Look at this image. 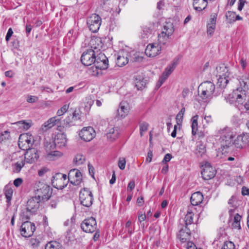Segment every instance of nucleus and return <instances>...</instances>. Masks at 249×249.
Listing matches in <instances>:
<instances>
[{"label":"nucleus","instance_id":"c03bdc74","mask_svg":"<svg viewBox=\"0 0 249 249\" xmlns=\"http://www.w3.org/2000/svg\"><path fill=\"white\" fill-rule=\"evenodd\" d=\"M126 56L119 55L117 57V64L119 67H123L128 63Z\"/></svg>","mask_w":249,"mask_h":249},{"label":"nucleus","instance_id":"37998d69","mask_svg":"<svg viewBox=\"0 0 249 249\" xmlns=\"http://www.w3.org/2000/svg\"><path fill=\"white\" fill-rule=\"evenodd\" d=\"M13 194V189L9 187H6L4 189V194L6 198V202L9 203L12 199Z\"/></svg>","mask_w":249,"mask_h":249},{"label":"nucleus","instance_id":"412c9836","mask_svg":"<svg viewBox=\"0 0 249 249\" xmlns=\"http://www.w3.org/2000/svg\"><path fill=\"white\" fill-rule=\"evenodd\" d=\"M129 110V105L126 102H121L119 105V107L117 109V115L124 118L128 114Z\"/></svg>","mask_w":249,"mask_h":249},{"label":"nucleus","instance_id":"de8ad7c7","mask_svg":"<svg viewBox=\"0 0 249 249\" xmlns=\"http://www.w3.org/2000/svg\"><path fill=\"white\" fill-rule=\"evenodd\" d=\"M74 161L77 165H81L85 161V157L81 155H77L74 159Z\"/></svg>","mask_w":249,"mask_h":249},{"label":"nucleus","instance_id":"6e6552de","mask_svg":"<svg viewBox=\"0 0 249 249\" xmlns=\"http://www.w3.org/2000/svg\"><path fill=\"white\" fill-rule=\"evenodd\" d=\"M79 199L82 205L87 207H90L93 200L91 192L87 188H84L80 192Z\"/></svg>","mask_w":249,"mask_h":249},{"label":"nucleus","instance_id":"69168bd1","mask_svg":"<svg viewBox=\"0 0 249 249\" xmlns=\"http://www.w3.org/2000/svg\"><path fill=\"white\" fill-rule=\"evenodd\" d=\"M246 2V1L245 0H239L238 5V10L241 11L242 10Z\"/></svg>","mask_w":249,"mask_h":249},{"label":"nucleus","instance_id":"4c0bfd02","mask_svg":"<svg viewBox=\"0 0 249 249\" xmlns=\"http://www.w3.org/2000/svg\"><path fill=\"white\" fill-rule=\"evenodd\" d=\"M33 214L35 213H31V212H30V211H28V210H27L26 208L25 209L22 210L20 213V220L23 222L25 221H28L27 220L29 219L30 218L31 216Z\"/></svg>","mask_w":249,"mask_h":249},{"label":"nucleus","instance_id":"7c9ffc66","mask_svg":"<svg viewBox=\"0 0 249 249\" xmlns=\"http://www.w3.org/2000/svg\"><path fill=\"white\" fill-rule=\"evenodd\" d=\"M193 207L192 206L189 207L187 213L185 215L184 221L186 227L193 223L194 214L193 213Z\"/></svg>","mask_w":249,"mask_h":249},{"label":"nucleus","instance_id":"bf43d9fd","mask_svg":"<svg viewBox=\"0 0 249 249\" xmlns=\"http://www.w3.org/2000/svg\"><path fill=\"white\" fill-rule=\"evenodd\" d=\"M152 157H153L152 151L151 150H149L148 152L147 156L145 159V162L147 163H150L152 160Z\"/></svg>","mask_w":249,"mask_h":249},{"label":"nucleus","instance_id":"9b49d317","mask_svg":"<svg viewBox=\"0 0 249 249\" xmlns=\"http://www.w3.org/2000/svg\"><path fill=\"white\" fill-rule=\"evenodd\" d=\"M178 59L177 58H175L173 60L171 64L167 67L161 76L160 77L159 81L157 84V87L159 88H160L163 83L166 80V79L168 78V77L171 74V73L173 71L175 70V68L177 67L178 64Z\"/></svg>","mask_w":249,"mask_h":249},{"label":"nucleus","instance_id":"a18cd8bd","mask_svg":"<svg viewBox=\"0 0 249 249\" xmlns=\"http://www.w3.org/2000/svg\"><path fill=\"white\" fill-rule=\"evenodd\" d=\"M140 133L141 137L143 135V133L146 132L149 126L148 123L145 122H142L140 124Z\"/></svg>","mask_w":249,"mask_h":249},{"label":"nucleus","instance_id":"13d9d810","mask_svg":"<svg viewBox=\"0 0 249 249\" xmlns=\"http://www.w3.org/2000/svg\"><path fill=\"white\" fill-rule=\"evenodd\" d=\"M23 182V179L21 178H17L14 180V185L18 187L20 186Z\"/></svg>","mask_w":249,"mask_h":249},{"label":"nucleus","instance_id":"393cba45","mask_svg":"<svg viewBox=\"0 0 249 249\" xmlns=\"http://www.w3.org/2000/svg\"><path fill=\"white\" fill-rule=\"evenodd\" d=\"M190 236V231L186 226L184 229H180L178 234V237L182 243L187 242L189 240Z\"/></svg>","mask_w":249,"mask_h":249},{"label":"nucleus","instance_id":"a211bd4d","mask_svg":"<svg viewBox=\"0 0 249 249\" xmlns=\"http://www.w3.org/2000/svg\"><path fill=\"white\" fill-rule=\"evenodd\" d=\"M26 152L23 156V158L27 163H33L37 161L39 154L35 148H30L26 150Z\"/></svg>","mask_w":249,"mask_h":249},{"label":"nucleus","instance_id":"9d476101","mask_svg":"<svg viewBox=\"0 0 249 249\" xmlns=\"http://www.w3.org/2000/svg\"><path fill=\"white\" fill-rule=\"evenodd\" d=\"M67 175L58 173L53 176L52 180L53 186L58 189H63L67 184Z\"/></svg>","mask_w":249,"mask_h":249},{"label":"nucleus","instance_id":"c85d7f7f","mask_svg":"<svg viewBox=\"0 0 249 249\" xmlns=\"http://www.w3.org/2000/svg\"><path fill=\"white\" fill-rule=\"evenodd\" d=\"M193 5L196 11L200 12L207 7L208 1L207 0H193Z\"/></svg>","mask_w":249,"mask_h":249},{"label":"nucleus","instance_id":"e2e57ef3","mask_svg":"<svg viewBox=\"0 0 249 249\" xmlns=\"http://www.w3.org/2000/svg\"><path fill=\"white\" fill-rule=\"evenodd\" d=\"M49 171V169L46 167H43L38 171V175L40 177L43 176L45 173Z\"/></svg>","mask_w":249,"mask_h":249},{"label":"nucleus","instance_id":"f704fd0d","mask_svg":"<svg viewBox=\"0 0 249 249\" xmlns=\"http://www.w3.org/2000/svg\"><path fill=\"white\" fill-rule=\"evenodd\" d=\"M14 124L18 125L20 128L24 130H27L33 124L32 121L30 120H22L16 122Z\"/></svg>","mask_w":249,"mask_h":249},{"label":"nucleus","instance_id":"2f4dec72","mask_svg":"<svg viewBox=\"0 0 249 249\" xmlns=\"http://www.w3.org/2000/svg\"><path fill=\"white\" fill-rule=\"evenodd\" d=\"M217 136L219 137V139L224 138L228 137L229 135H235L232 130L229 127H225L223 129L218 130L217 132Z\"/></svg>","mask_w":249,"mask_h":249},{"label":"nucleus","instance_id":"ddd939ff","mask_svg":"<svg viewBox=\"0 0 249 249\" xmlns=\"http://www.w3.org/2000/svg\"><path fill=\"white\" fill-rule=\"evenodd\" d=\"M82 230L88 233H92L97 229L96 221L93 217L85 219L81 224Z\"/></svg>","mask_w":249,"mask_h":249},{"label":"nucleus","instance_id":"338daca9","mask_svg":"<svg viewBox=\"0 0 249 249\" xmlns=\"http://www.w3.org/2000/svg\"><path fill=\"white\" fill-rule=\"evenodd\" d=\"M135 187V182L133 180L130 181L127 186V189L128 191H132Z\"/></svg>","mask_w":249,"mask_h":249},{"label":"nucleus","instance_id":"c756f323","mask_svg":"<svg viewBox=\"0 0 249 249\" xmlns=\"http://www.w3.org/2000/svg\"><path fill=\"white\" fill-rule=\"evenodd\" d=\"M59 119L57 117H54L49 119L41 126V129L43 131H47L48 129L52 128L58 122Z\"/></svg>","mask_w":249,"mask_h":249},{"label":"nucleus","instance_id":"dca6fc26","mask_svg":"<svg viewBox=\"0 0 249 249\" xmlns=\"http://www.w3.org/2000/svg\"><path fill=\"white\" fill-rule=\"evenodd\" d=\"M80 137L86 142H89L95 136V131L91 126L84 127L80 132Z\"/></svg>","mask_w":249,"mask_h":249},{"label":"nucleus","instance_id":"7ed1b4c3","mask_svg":"<svg viewBox=\"0 0 249 249\" xmlns=\"http://www.w3.org/2000/svg\"><path fill=\"white\" fill-rule=\"evenodd\" d=\"M215 89L213 83L210 81L203 82L198 87V95L204 102L209 103L214 96Z\"/></svg>","mask_w":249,"mask_h":249},{"label":"nucleus","instance_id":"5fc2aeb1","mask_svg":"<svg viewBox=\"0 0 249 249\" xmlns=\"http://www.w3.org/2000/svg\"><path fill=\"white\" fill-rule=\"evenodd\" d=\"M126 161L124 158L120 159L118 161V166L120 169L124 170L125 167Z\"/></svg>","mask_w":249,"mask_h":249},{"label":"nucleus","instance_id":"79ce46f5","mask_svg":"<svg viewBox=\"0 0 249 249\" xmlns=\"http://www.w3.org/2000/svg\"><path fill=\"white\" fill-rule=\"evenodd\" d=\"M61 156L62 153L58 151H53L47 154V158L50 160H55Z\"/></svg>","mask_w":249,"mask_h":249},{"label":"nucleus","instance_id":"4468645a","mask_svg":"<svg viewBox=\"0 0 249 249\" xmlns=\"http://www.w3.org/2000/svg\"><path fill=\"white\" fill-rule=\"evenodd\" d=\"M36 230V226L33 223L28 221H24L20 226L21 235L24 237L31 236Z\"/></svg>","mask_w":249,"mask_h":249},{"label":"nucleus","instance_id":"aec40b11","mask_svg":"<svg viewBox=\"0 0 249 249\" xmlns=\"http://www.w3.org/2000/svg\"><path fill=\"white\" fill-rule=\"evenodd\" d=\"M235 135H228V137L222 139H219L221 148H222V153L226 152V149L233 145V138Z\"/></svg>","mask_w":249,"mask_h":249},{"label":"nucleus","instance_id":"c9c22d12","mask_svg":"<svg viewBox=\"0 0 249 249\" xmlns=\"http://www.w3.org/2000/svg\"><path fill=\"white\" fill-rule=\"evenodd\" d=\"M90 44L91 48H94L95 50H100L103 49V44L100 38L97 37L92 39L90 41Z\"/></svg>","mask_w":249,"mask_h":249},{"label":"nucleus","instance_id":"f8f14e48","mask_svg":"<svg viewBox=\"0 0 249 249\" xmlns=\"http://www.w3.org/2000/svg\"><path fill=\"white\" fill-rule=\"evenodd\" d=\"M96 60V53L94 50L89 49L85 51L81 57L82 63L85 66H90Z\"/></svg>","mask_w":249,"mask_h":249},{"label":"nucleus","instance_id":"20e7f679","mask_svg":"<svg viewBox=\"0 0 249 249\" xmlns=\"http://www.w3.org/2000/svg\"><path fill=\"white\" fill-rule=\"evenodd\" d=\"M35 196L44 202L48 200L52 194V189L44 182H38L36 183L35 189Z\"/></svg>","mask_w":249,"mask_h":249},{"label":"nucleus","instance_id":"ea45409f","mask_svg":"<svg viewBox=\"0 0 249 249\" xmlns=\"http://www.w3.org/2000/svg\"><path fill=\"white\" fill-rule=\"evenodd\" d=\"M198 118V115H195L193 116L192 118V134L194 136H195L196 134V131L197 130Z\"/></svg>","mask_w":249,"mask_h":249},{"label":"nucleus","instance_id":"09e8293b","mask_svg":"<svg viewBox=\"0 0 249 249\" xmlns=\"http://www.w3.org/2000/svg\"><path fill=\"white\" fill-rule=\"evenodd\" d=\"M59 198L58 197H53L52 199L51 200L50 202V206L52 208H56L57 205V204L58 203L59 200Z\"/></svg>","mask_w":249,"mask_h":249},{"label":"nucleus","instance_id":"680f3d73","mask_svg":"<svg viewBox=\"0 0 249 249\" xmlns=\"http://www.w3.org/2000/svg\"><path fill=\"white\" fill-rule=\"evenodd\" d=\"M235 16H236V13H235V12L229 11V12L226 14V17H227V18H228V17H229V18H230V19L231 20H232V21H233V19H234V18H235Z\"/></svg>","mask_w":249,"mask_h":249},{"label":"nucleus","instance_id":"a878e982","mask_svg":"<svg viewBox=\"0 0 249 249\" xmlns=\"http://www.w3.org/2000/svg\"><path fill=\"white\" fill-rule=\"evenodd\" d=\"M27 163L23 158V156H19L17 161L12 164V169L15 173H19Z\"/></svg>","mask_w":249,"mask_h":249},{"label":"nucleus","instance_id":"e433bc0d","mask_svg":"<svg viewBox=\"0 0 249 249\" xmlns=\"http://www.w3.org/2000/svg\"><path fill=\"white\" fill-rule=\"evenodd\" d=\"M216 70L218 74V76H220V75L221 74L229 77L230 72H229V69L224 64H222L217 67Z\"/></svg>","mask_w":249,"mask_h":249},{"label":"nucleus","instance_id":"6e6d98bb","mask_svg":"<svg viewBox=\"0 0 249 249\" xmlns=\"http://www.w3.org/2000/svg\"><path fill=\"white\" fill-rule=\"evenodd\" d=\"M38 97L36 96L28 95L27 98V101L30 103H33L38 101Z\"/></svg>","mask_w":249,"mask_h":249},{"label":"nucleus","instance_id":"cd10ccee","mask_svg":"<svg viewBox=\"0 0 249 249\" xmlns=\"http://www.w3.org/2000/svg\"><path fill=\"white\" fill-rule=\"evenodd\" d=\"M203 200V196L199 192L193 193L191 197L190 201L193 206H197L200 204Z\"/></svg>","mask_w":249,"mask_h":249},{"label":"nucleus","instance_id":"473e14b6","mask_svg":"<svg viewBox=\"0 0 249 249\" xmlns=\"http://www.w3.org/2000/svg\"><path fill=\"white\" fill-rule=\"evenodd\" d=\"M229 77L220 74L217 79V86L221 89L225 88L227 84L229 82Z\"/></svg>","mask_w":249,"mask_h":249},{"label":"nucleus","instance_id":"864d4df0","mask_svg":"<svg viewBox=\"0 0 249 249\" xmlns=\"http://www.w3.org/2000/svg\"><path fill=\"white\" fill-rule=\"evenodd\" d=\"M0 135V141H3L5 140L8 139L10 137V132L5 130L3 132L1 133Z\"/></svg>","mask_w":249,"mask_h":249},{"label":"nucleus","instance_id":"39448f33","mask_svg":"<svg viewBox=\"0 0 249 249\" xmlns=\"http://www.w3.org/2000/svg\"><path fill=\"white\" fill-rule=\"evenodd\" d=\"M94 65L91 67V74L93 76H97L101 73V70H105L108 68V59L104 53H100L96 56V60L93 63Z\"/></svg>","mask_w":249,"mask_h":249},{"label":"nucleus","instance_id":"0eeeda50","mask_svg":"<svg viewBox=\"0 0 249 249\" xmlns=\"http://www.w3.org/2000/svg\"><path fill=\"white\" fill-rule=\"evenodd\" d=\"M102 19L101 17L93 14L89 16L87 20V23L90 31L92 33H96L99 29L101 25Z\"/></svg>","mask_w":249,"mask_h":249},{"label":"nucleus","instance_id":"0e129e2a","mask_svg":"<svg viewBox=\"0 0 249 249\" xmlns=\"http://www.w3.org/2000/svg\"><path fill=\"white\" fill-rule=\"evenodd\" d=\"M171 158H172L171 154H166L165 155L162 162L163 163H166V162L169 161L171 160Z\"/></svg>","mask_w":249,"mask_h":249},{"label":"nucleus","instance_id":"8fccbe9b","mask_svg":"<svg viewBox=\"0 0 249 249\" xmlns=\"http://www.w3.org/2000/svg\"><path fill=\"white\" fill-rule=\"evenodd\" d=\"M69 106L68 105H64L60 109L57 111V115L58 116L63 115L68 109Z\"/></svg>","mask_w":249,"mask_h":249},{"label":"nucleus","instance_id":"5701e85b","mask_svg":"<svg viewBox=\"0 0 249 249\" xmlns=\"http://www.w3.org/2000/svg\"><path fill=\"white\" fill-rule=\"evenodd\" d=\"M67 142L66 135L64 133L57 134L54 138L53 142L54 145L59 148L65 146Z\"/></svg>","mask_w":249,"mask_h":249},{"label":"nucleus","instance_id":"bb28decb","mask_svg":"<svg viewBox=\"0 0 249 249\" xmlns=\"http://www.w3.org/2000/svg\"><path fill=\"white\" fill-rule=\"evenodd\" d=\"M134 83L138 90H142L145 87L147 80L143 75H138L135 77Z\"/></svg>","mask_w":249,"mask_h":249},{"label":"nucleus","instance_id":"3c124183","mask_svg":"<svg viewBox=\"0 0 249 249\" xmlns=\"http://www.w3.org/2000/svg\"><path fill=\"white\" fill-rule=\"evenodd\" d=\"M222 249H235V245L232 242H226Z\"/></svg>","mask_w":249,"mask_h":249},{"label":"nucleus","instance_id":"72a5a7b5","mask_svg":"<svg viewBox=\"0 0 249 249\" xmlns=\"http://www.w3.org/2000/svg\"><path fill=\"white\" fill-rule=\"evenodd\" d=\"M45 249H64L62 245L56 241H51L48 242Z\"/></svg>","mask_w":249,"mask_h":249},{"label":"nucleus","instance_id":"f3484780","mask_svg":"<svg viewBox=\"0 0 249 249\" xmlns=\"http://www.w3.org/2000/svg\"><path fill=\"white\" fill-rule=\"evenodd\" d=\"M202 167L203 169L201 175L204 179L209 180L214 177L216 171L209 162H206L204 165L202 166Z\"/></svg>","mask_w":249,"mask_h":249},{"label":"nucleus","instance_id":"774afa93","mask_svg":"<svg viewBox=\"0 0 249 249\" xmlns=\"http://www.w3.org/2000/svg\"><path fill=\"white\" fill-rule=\"evenodd\" d=\"M242 194L243 196L249 195V189L243 186L242 189Z\"/></svg>","mask_w":249,"mask_h":249},{"label":"nucleus","instance_id":"a19ab883","mask_svg":"<svg viewBox=\"0 0 249 249\" xmlns=\"http://www.w3.org/2000/svg\"><path fill=\"white\" fill-rule=\"evenodd\" d=\"M243 119L242 113L238 110V112L233 116L232 121L235 124H239L242 123Z\"/></svg>","mask_w":249,"mask_h":249},{"label":"nucleus","instance_id":"f03ea898","mask_svg":"<svg viewBox=\"0 0 249 249\" xmlns=\"http://www.w3.org/2000/svg\"><path fill=\"white\" fill-rule=\"evenodd\" d=\"M241 87L234 90L229 95L227 101L230 104L242 105L246 100V90L248 89L249 86V78L247 75H243L239 80Z\"/></svg>","mask_w":249,"mask_h":249},{"label":"nucleus","instance_id":"4be33fe9","mask_svg":"<svg viewBox=\"0 0 249 249\" xmlns=\"http://www.w3.org/2000/svg\"><path fill=\"white\" fill-rule=\"evenodd\" d=\"M106 135L107 140L110 142H113L116 140L119 137V128L117 127H108Z\"/></svg>","mask_w":249,"mask_h":249},{"label":"nucleus","instance_id":"603ef678","mask_svg":"<svg viewBox=\"0 0 249 249\" xmlns=\"http://www.w3.org/2000/svg\"><path fill=\"white\" fill-rule=\"evenodd\" d=\"M40 242L38 240L35 238H32L30 241V245L33 248H36L39 246Z\"/></svg>","mask_w":249,"mask_h":249},{"label":"nucleus","instance_id":"49530a36","mask_svg":"<svg viewBox=\"0 0 249 249\" xmlns=\"http://www.w3.org/2000/svg\"><path fill=\"white\" fill-rule=\"evenodd\" d=\"M152 30L150 27H144L143 28L142 36V38H147L151 34Z\"/></svg>","mask_w":249,"mask_h":249},{"label":"nucleus","instance_id":"b1692460","mask_svg":"<svg viewBox=\"0 0 249 249\" xmlns=\"http://www.w3.org/2000/svg\"><path fill=\"white\" fill-rule=\"evenodd\" d=\"M217 15L212 14L209 22L207 25V34L211 36L213 35L215 28Z\"/></svg>","mask_w":249,"mask_h":249},{"label":"nucleus","instance_id":"58836bf2","mask_svg":"<svg viewBox=\"0 0 249 249\" xmlns=\"http://www.w3.org/2000/svg\"><path fill=\"white\" fill-rule=\"evenodd\" d=\"M206 152V147L204 144L201 142H198L195 150V153L197 156H202Z\"/></svg>","mask_w":249,"mask_h":249},{"label":"nucleus","instance_id":"423d86ee","mask_svg":"<svg viewBox=\"0 0 249 249\" xmlns=\"http://www.w3.org/2000/svg\"><path fill=\"white\" fill-rule=\"evenodd\" d=\"M34 137L29 133L21 134L18 139V146L23 150H25L31 148L34 143Z\"/></svg>","mask_w":249,"mask_h":249},{"label":"nucleus","instance_id":"f257e3e1","mask_svg":"<svg viewBox=\"0 0 249 249\" xmlns=\"http://www.w3.org/2000/svg\"><path fill=\"white\" fill-rule=\"evenodd\" d=\"M174 26L171 22H165L162 31L158 35V44L151 43L148 45L145 53L148 57H155L160 53L161 46L165 45L169 41L174 32Z\"/></svg>","mask_w":249,"mask_h":249},{"label":"nucleus","instance_id":"1a4fd4ad","mask_svg":"<svg viewBox=\"0 0 249 249\" xmlns=\"http://www.w3.org/2000/svg\"><path fill=\"white\" fill-rule=\"evenodd\" d=\"M233 145L238 149H245L249 146V134L243 133L238 135L233 141Z\"/></svg>","mask_w":249,"mask_h":249},{"label":"nucleus","instance_id":"2eb2a0df","mask_svg":"<svg viewBox=\"0 0 249 249\" xmlns=\"http://www.w3.org/2000/svg\"><path fill=\"white\" fill-rule=\"evenodd\" d=\"M68 180L71 184L79 185L82 180L81 173L76 169L71 170L68 174Z\"/></svg>","mask_w":249,"mask_h":249},{"label":"nucleus","instance_id":"6ab92c4d","mask_svg":"<svg viewBox=\"0 0 249 249\" xmlns=\"http://www.w3.org/2000/svg\"><path fill=\"white\" fill-rule=\"evenodd\" d=\"M41 201L36 196H33L27 201L26 208L31 213H36L39 207V203Z\"/></svg>","mask_w":249,"mask_h":249},{"label":"nucleus","instance_id":"4d7b16f0","mask_svg":"<svg viewBox=\"0 0 249 249\" xmlns=\"http://www.w3.org/2000/svg\"><path fill=\"white\" fill-rule=\"evenodd\" d=\"M183 115L184 114L181 113L180 112H179L178 114L177 115L176 119L178 124H179V123L182 122Z\"/></svg>","mask_w":249,"mask_h":249},{"label":"nucleus","instance_id":"052dcab7","mask_svg":"<svg viewBox=\"0 0 249 249\" xmlns=\"http://www.w3.org/2000/svg\"><path fill=\"white\" fill-rule=\"evenodd\" d=\"M13 34V31L12 28H10L8 29V32H7V34L5 36V40L7 42H8L10 38L12 36Z\"/></svg>","mask_w":249,"mask_h":249}]
</instances>
